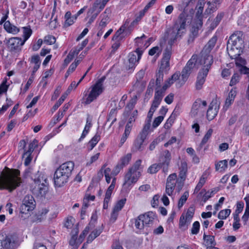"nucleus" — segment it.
<instances>
[{"instance_id":"obj_57","label":"nucleus","mask_w":249,"mask_h":249,"mask_svg":"<svg viewBox=\"0 0 249 249\" xmlns=\"http://www.w3.org/2000/svg\"><path fill=\"white\" fill-rule=\"evenodd\" d=\"M195 213V208L193 206H190L189 209L187 210V212L186 213L185 217H186V219H188V221H190L192 217H193V215Z\"/></svg>"},{"instance_id":"obj_27","label":"nucleus","mask_w":249,"mask_h":249,"mask_svg":"<svg viewBox=\"0 0 249 249\" xmlns=\"http://www.w3.org/2000/svg\"><path fill=\"white\" fill-rule=\"evenodd\" d=\"M213 103H212L209 107L207 111V118L209 120H213L217 115V110L216 109V107L213 109Z\"/></svg>"},{"instance_id":"obj_59","label":"nucleus","mask_w":249,"mask_h":249,"mask_svg":"<svg viewBox=\"0 0 249 249\" xmlns=\"http://www.w3.org/2000/svg\"><path fill=\"white\" fill-rule=\"evenodd\" d=\"M200 228V224L198 221H195L191 230V232L193 234H196L198 233Z\"/></svg>"},{"instance_id":"obj_51","label":"nucleus","mask_w":249,"mask_h":249,"mask_svg":"<svg viewBox=\"0 0 249 249\" xmlns=\"http://www.w3.org/2000/svg\"><path fill=\"white\" fill-rule=\"evenodd\" d=\"M126 199L125 198L122 199L116 203L115 205L114 206L113 209L118 211H120L122 208L124 207L125 202H126Z\"/></svg>"},{"instance_id":"obj_30","label":"nucleus","mask_w":249,"mask_h":249,"mask_svg":"<svg viewBox=\"0 0 249 249\" xmlns=\"http://www.w3.org/2000/svg\"><path fill=\"white\" fill-rule=\"evenodd\" d=\"M132 158V154L127 153L126 155L123 156L118 162L123 167L128 165Z\"/></svg>"},{"instance_id":"obj_53","label":"nucleus","mask_w":249,"mask_h":249,"mask_svg":"<svg viewBox=\"0 0 249 249\" xmlns=\"http://www.w3.org/2000/svg\"><path fill=\"white\" fill-rule=\"evenodd\" d=\"M37 146V141L36 140H34L33 141L31 142L28 146V149L25 151L26 154H31L36 147Z\"/></svg>"},{"instance_id":"obj_8","label":"nucleus","mask_w":249,"mask_h":249,"mask_svg":"<svg viewBox=\"0 0 249 249\" xmlns=\"http://www.w3.org/2000/svg\"><path fill=\"white\" fill-rule=\"evenodd\" d=\"M141 176V172H136L128 169L124 177V187L129 188L132 184L137 182Z\"/></svg>"},{"instance_id":"obj_3","label":"nucleus","mask_w":249,"mask_h":249,"mask_svg":"<svg viewBox=\"0 0 249 249\" xmlns=\"http://www.w3.org/2000/svg\"><path fill=\"white\" fill-rule=\"evenodd\" d=\"M74 166V164L72 161H68L61 164L56 170L53 176L55 186L61 187L68 182Z\"/></svg>"},{"instance_id":"obj_22","label":"nucleus","mask_w":249,"mask_h":249,"mask_svg":"<svg viewBox=\"0 0 249 249\" xmlns=\"http://www.w3.org/2000/svg\"><path fill=\"white\" fill-rule=\"evenodd\" d=\"M145 86L144 83L141 81L137 80L132 86L131 90L132 92L134 91L137 94H140L144 90Z\"/></svg>"},{"instance_id":"obj_2","label":"nucleus","mask_w":249,"mask_h":249,"mask_svg":"<svg viewBox=\"0 0 249 249\" xmlns=\"http://www.w3.org/2000/svg\"><path fill=\"white\" fill-rule=\"evenodd\" d=\"M22 180L18 169L10 170L3 177H0V190L12 192L19 187Z\"/></svg>"},{"instance_id":"obj_4","label":"nucleus","mask_w":249,"mask_h":249,"mask_svg":"<svg viewBox=\"0 0 249 249\" xmlns=\"http://www.w3.org/2000/svg\"><path fill=\"white\" fill-rule=\"evenodd\" d=\"M105 79V76L99 79L94 84L84 92L82 104L89 105L97 99L104 91L103 82Z\"/></svg>"},{"instance_id":"obj_13","label":"nucleus","mask_w":249,"mask_h":249,"mask_svg":"<svg viewBox=\"0 0 249 249\" xmlns=\"http://www.w3.org/2000/svg\"><path fill=\"white\" fill-rule=\"evenodd\" d=\"M142 53V50L141 49L137 48L135 52H132L129 53V65L127 66L128 70H133L135 68L136 63L138 62L141 59Z\"/></svg>"},{"instance_id":"obj_47","label":"nucleus","mask_w":249,"mask_h":249,"mask_svg":"<svg viewBox=\"0 0 249 249\" xmlns=\"http://www.w3.org/2000/svg\"><path fill=\"white\" fill-rule=\"evenodd\" d=\"M197 55L196 54H193L190 59L188 61L185 66H188L192 69L195 66L196 63L197 61Z\"/></svg>"},{"instance_id":"obj_60","label":"nucleus","mask_w":249,"mask_h":249,"mask_svg":"<svg viewBox=\"0 0 249 249\" xmlns=\"http://www.w3.org/2000/svg\"><path fill=\"white\" fill-rule=\"evenodd\" d=\"M146 38V36H145V35L144 34H143L142 36H141V37H137L135 38V43L138 47L137 48L140 49V48L142 47L143 44V42L142 41V39L143 38Z\"/></svg>"},{"instance_id":"obj_35","label":"nucleus","mask_w":249,"mask_h":249,"mask_svg":"<svg viewBox=\"0 0 249 249\" xmlns=\"http://www.w3.org/2000/svg\"><path fill=\"white\" fill-rule=\"evenodd\" d=\"M107 9L105 12L102 13L100 17L102 18L101 21L99 23L100 26L102 27V28L106 27L107 24L109 22V16L107 14Z\"/></svg>"},{"instance_id":"obj_39","label":"nucleus","mask_w":249,"mask_h":249,"mask_svg":"<svg viewBox=\"0 0 249 249\" xmlns=\"http://www.w3.org/2000/svg\"><path fill=\"white\" fill-rule=\"evenodd\" d=\"M65 22L64 26L65 27H69L74 22V19L71 17V13L68 11L65 15Z\"/></svg>"},{"instance_id":"obj_48","label":"nucleus","mask_w":249,"mask_h":249,"mask_svg":"<svg viewBox=\"0 0 249 249\" xmlns=\"http://www.w3.org/2000/svg\"><path fill=\"white\" fill-rule=\"evenodd\" d=\"M189 196V193L187 192H185L182 195L178 202V208L180 209L181 208L184 204L186 202L188 197Z\"/></svg>"},{"instance_id":"obj_25","label":"nucleus","mask_w":249,"mask_h":249,"mask_svg":"<svg viewBox=\"0 0 249 249\" xmlns=\"http://www.w3.org/2000/svg\"><path fill=\"white\" fill-rule=\"evenodd\" d=\"M213 132V130L212 128H210L205 135H204V137L203 138L199 146L197 148V151H200L202 148L203 145L205 144L209 140V139L211 137L212 133Z\"/></svg>"},{"instance_id":"obj_33","label":"nucleus","mask_w":249,"mask_h":249,"mask_svg":"<svg viewBox=\"0 0 249 249\" xmlns=\"http://www.w3.org/2000/svg\"><path fill=\"white\" fill-rule=\"evenodd\" d=\"M162 52V48L159 46H155L151 48L149 51L148 54L150 55H155L154 58L155 60L157 59L160 54H161Z\"/></svg>"},{"instance_id":"obj_34","label":"nucleus","mask_w":249,"mask_h":249,"mask_svg":"<svg viewBox=\"0 0 249 249\" xmlns=\"http://www.w3.org/2000/svg\"><path fill=\"white\" fill-rule=\"evenodd\" d=\"M106 165L104 164L101 168L97 175L98 177L103 178V174L105 175V177L110 176L111 174V169L109 168H106Z\"/></svg>"},{"instance_id":"obj_63","label":"nucleus","mask_w":249,"mask_h":249,"mask_svg":"<svg viewBox=\"0 0 249 249\" xmlns=\"http://www.w3.org/2000/svg\"><path fill=\"white\" fill-rule=\"evenodd\" d=\"M135 226L136 227L140 230H142L144 228V224L141 220L140 215L135 220Z\"/></svg>"},{"instance_id":"obj_12","label":"nucleus","mask_w":249,"mask_h":249,"mask_svg":"<svg viewBox=\"0 0 249 249\" xmlns=\"http://www.w3.org/2000/svg\"><path fill=\"white\" fill-rule=\"evenodd\" d=\"M35 183L36 184L35 190H36L38 192V195L41 196L45 195L48 190L47 178H44L43 176H39L37 179H35Z\"/></svg>"},{"instance_id":"obj_46","label":"nucleus","mask_w":249,"mask_h":249,"mask_svg":"<svg viewBox=\"0 0 249 249\" xmlns=\"http://www.w3.org/2000/svg\"><path fill=\"white\" fill-rule=\"evenodd\" d=\"M231 213L230 209H225L219 212L218 214V218L220 219H225L229 216Z\"/></svg>"},{"instance_id":"obj_29","label":"nucleus","mask_w":249,"mask_h":249,"mask_svg":"<svg viewBox=\"0 0 249 249\" xmlns=\"http://www.w3.org/2000/svg\"><path fill=\"white\" fill-rule=\"evenodd\" d=\"M228 161L226 160H220L215 164L216 171H224L227 168Z\"/></svg>"},{"instance_id":"obj_15","label":"nucleus","mask_w":249,"mask_h":249,"mask_svg":"<svg viewBox=\"0 0 249 249\" xmlns=\"http://www.w3.org/2000/svg\"><path fill=\"white\" fill-rule=\"evenodd\" d=\"M171 159V154L167 150H165L163 152L162 155L160 157L159 163L162 167V171L164 173L168 172Z\"/></svg>"},{"instance_id":"obj_18","label":"nucleus","mask_w":249,"mask_h":249,"mask_svg":"<svg viewBox=\"0 0 249 249\" xmlns=\"http://www.w3.org/2000/svg\"><path fill=\"white\" fill-rule=\"evenodd\" d=\"M179 178L178 179V190L180 191L184 185V181L186 179L187 173V164L186 162H182L179 168Z\"/></svg>"},{"instance_id":"obj_23","label":"nucleus","mask_w":249,"mask_h":249,"mask_svg":"<svg viewBox=\"0 0 249 249\" xmlns=\"http://www.w3.org/2000/svg\"><path fill=\"white\" fill-rule=\"evenodd\" d=\"M3 26L4 29L9 33L16 34L19 31V28L12 24L9 21H6L4 23Z\"/></svg>"},{"instance_id":"obj_5","label":"nucleus","mask_w":249,"mask_h":249,"mask_svg":"<svg viewBox=\"0 0 249 249\" xmlns=\"http://www.w3.org/2000/svg\"><path fill=\"white\" fill-rule=\"evenodd\" d=\"M18 246V239L16 234H0V249H16Z\"/></svg>"},{"instance_id":"obj_20","label":"nucleus","mask_w":249,"mask_h":249,"mask_svg":"<svg viewBox=\"0 0 249 249\" xmlns=\"http://www.w3.org/2000/svg\"><path fill=\"white\" fill-rule=\"evenodd\" d=\"M141 220L144 224V227L149 226L152 224L155 219V214L152 212H148L147 213L140 215Z\"/></svg>"},{"instance_id":"obj_64","label":"nucleus","mask_w":249,"mask_h":249,"mask_svg":"<svg viewBox=\"0 0 249 249\" xmlns=\"http://www.w3.org/2000/svg\"><path fill=\"white\" fill-rule=\"evenodd\" d=\"M74 220V218L71 216L68 217L67 220L65 223V227L68 229L72 228V227L73 226Z\"/></svg>"},{"instance_id":"obj_28","label":"nucleus","mask_w":249,"mask_h":249,"mask_svg":"<svg viewBox=\"0 0 249 249\" xmlns=\"http://www.w3.org/2000/svg\"><path fill=\"white\" fill-rule=\"evenodd\" d=\"M192 69L188 67V66H185V67L183 68L181 71V78H182V81L181 82V84H184L187 79H188V77H189L190 73L191 72Z\"/></svg>"},{"instance_id":"obj_31","label":"nucleus","mask_w":249,"mask_h":249,"mask_svg":"<svg viewBox=\"0 0 249 249\" xmlns=\"http://www.w3.org/2000/svg\"><path fill=\"white\" fill-rule=\"evenodd\" d=\"M207 179L206 175L205 174H203L202 176L200 178V179L199 180V182L197 184L195 190H194V193H197L200 189L202 188L203 186L204 185V184L206 182Z\"/></svg>"},{"instance_id":"obj_37","label":"nucleus","mask_w":249,"mask_h":249,"mask_svg":"<svg viewBox=\"0 0 249 249\" xmlns=\"http://www.w3.org/2000/svg\"><path fill=\"white\" fill-rule=\"evenodd\" d=\"M125 29V27L124 25H122L119 29H118L117 32L115 33L114 35L112 37L113 40H118L120 41L122 38L123 36H121V35L124 33Z\"/></svg>"},{"instance_id":"obj_16","label":"nucleus","mask_w":249,"mask_h":249,"mask_svg":"<svg viewBox=\"0 0 249 249\" xmlns=\"http://www.w3.org/2000/svg\"><path fill=\"white\" fill-rule=\"evenodd\" d=\"M207 102L205 101H202L201 99H197L193 104L192 112L195 114L200 113L203 114L206 110Z\"/></svg>"},{"instance_id":"obj_38","label":"nucleus","mask_w":249,"mask_h":249,"mask_svg":"<svg viewBox=\"0 0 249 249\" xmlns=\"http://www.w3.org/2000/svg\"><path fill=\"white\" fill-rule=\"evenodd\" d=\"M116 113H117L116 109L115 108H112L110 110V111L107 116V122H109V121L111 122L110 126H111L114 124V123L116 121Z\"/></svg>"},{"instance_id":"obj_6","label":"nucleus","mask_w":249,"mask_h":249,"mask_svg":"<svg viewBox=\"0 0 249 249\" xmlns=\"http://www.w3.org/2000/svg\"><path fill=\"white\" fill-rule=\"evenodd\" d=\"M217 40V36H213L204 47L200 53L201 59L200 62L201 65H208L209 62H208V59L210 57L212 61V65L213 64V56L212 55L210 54V53L215 46Z\"/></svg>"},{"instance_id":"obj_56","label":"nucleus","mask_w":249,"mask_h":249,"mask_svg":"<svg viewBox=\"0 0 249 249\" xmlns=\"http://www.w3.org/2000/svg\"><path fill=\"white\" fill-rule=\"evenodd\" d=\"M165 93L162 92L159 89H158V88L156 89V91L154 95V99H157L160 101H162V98L164 95Z\"/></svg>"},{"instance_id":"obj_41","label":"nucleus","mask_w":249,"mask_h":249,"mask_svg":"<svg viewBox=\"0 0 249 249\" xmlns=\"http://www.w3.org/2000/svg\"><path fill=\"white\" fill-rule=\"evenodd\" d=\"M203 239L206 240V243L209 247H213L215 245L214 236L213 235H207L205 233L203 235Z\"/></svg>"},{"instance_id":"obj_42","label":"nucleus","mask_w":249,"mask_h":249,"mask_svg":"<svg viewBox=\"0 0 249 249\" xmlns=\"http://www.w3.org/2000/svg\"><path fill=\"white\" fill-rule=\"evenodd\" d=\"M151 126V122L146 121L145 124L142 131L139 134V135L143 136L145 138H146L148 133L149 130L150 129Z\"/></svg>"},{"instance_id":"obj_52","label":"nucleus","mask_w":249,"mask_h":249,"mask_svg":"<svg viewBox=\"0 0 249 249\" xmlns=\"http://www.w3.org/2000/svg\"><path fill=\"white\" fill-rule=\"evenodd\" d=\"M142 163L141 160H137L133 164V165L129 168V169L135 171L136 172H141L139 170L141 167Z\"/></svg>"},{"instance_id":"obj_44","label":"nucleus","mask_w":249,"mask_h":249,"mask_svg":"<svg viewBox=\"0 0 249 249\" xmlns=\"http://www.w3.org/2000/svg\"><path fill=\"white\" fill-rule=\"evenodd\" d=\"M204 194V195H203V196H202V200L205 202H206L211 196H212L213 194V191H211V192H210L209 191L208 192H206V190L205 189H202L201 190V191L199 193V195H200V196L202 195L203 194Z\"/></svg>"},{"instance_id":"obj_1","label":"nucleus","mask_w":249,"mask_h":249,"mask_svg":"<svg viewBox=\"0 0 249 249\" xmlns=\"http://www.w3.org/2000/svg\"><path fill=\"white\" fill-rule=\"evenodd\" d=\"M192 0H183L182 4L184 7V9L180 13L175 21L172 28L169 30L170 39L169 43L172 45L176 40L181 38L182 34L186 30L187 14L186 13V8L189 5Z\"/></svg>"},{"instance_id":"obj_54","label":"nucleus","mask_w":249,"mask_h":249,"mask_svg":"<svg viewBox=\"0 0 249 249\" xmlns=\"http://www.w3.org/2000/svg\"><path fill=\"white\" fill-rule=\"evenodd\" d=\"M56 41L55 37L52 35H48L46 36L44 39V43L48 45H52L54 44Z\"/></svg>"},{"instance_id":"obj_40","label":"nucleus","mask_w":249,"mask_h":249,"mask_svg":"<svg viewBox=\"0 0 249 249\" xmlns=\"http://www.w3.org/2000/svg\"><path fill=\"white\" fill-rule=\"evenodd\" d=\"M23 41L25 43V41L30 37L32 34V30L30 27H23Z\"/></svg>"},{"instance_id":"obj_55","label":"nucleus","mask_w":249,"mask_h":249,"mask_svg":"<svg viewBox=\"0 0 249 249\" xmlns=\"http://www.w3.org/2000/svg\"><path fill=\"white\" fill-rule=\"evenodd\" d=\"M240 76L238 73H234L231 80L230 85L231 86H233L236 85L237 83L239 82L240 80Z\"/></svg>"},{"instance_id":"obj_61","label":"nucleus","mask_w":249,"mask_h":249,"mask_svg":"<svg viewBox=\"0 0 249 249\" xmlns=\"http://www.w3.org/2000/svg\"><path fill=\"white\" fill-rule=\"evenodd\" d=\"M164 119L163 116H159L158 117H156L153 123L152 126L153 128H156L158 127L160 124L161 123Z\"/></svg>"},{"instance_id":"obj_14","label":"nucleus","mask_w":249,"mask_h":249,"mask_svg":"<svg viewBox=\"0 0 249 249\" xmlns=\"http://www.w3.org/2000/svg\"><path fill=\"white\" fill-rule=\"evenodd\" d=\"M25 43L20 37H15L10 38L7 43V46L11 52H18Z\"/></svg>"},{"instance_id":"obj_49","label":"nucleus","mask_w":249,"mask_h":249,"mask_svg":"<svg viewBox=\"0 0 249 249\" xmlns=\"http://www.w3.org/2000/svg\"><path fill=\"white\" fill-rule=\"evenodd\" d=\"M134 122V119H132L131 117H130L128 120V122H127V124L125 125V130L124 134L127 135L128 136L129 135L132 127V123Z\"/></svg>"},{"instance_id":"obj_26","label":"nucleus","mask_w":249,"mask_h":249,"mask_svg":"<svg viewBox=\"0 0 249 249\" xmlns=\"http://www.w3.org/2000/svg\"><path fill=\"white\" fill-rule=\"evenodd\" d=\"M100 134L98 132L93 136V137L88 143V148L89 150H91L97 144L100 140Z\"/></svg>"},{"instance_id":"obj_11","label":"nucleus","mask_w":249,"mask_h":249,"mask_svg":"<svg viewBox=\"0 0 249 249\" xmlns=\"http://www.w3.org/2000/svg\"><path fill=\"white\" fill-rule=\"evenodd\" d=\"M35 206V201L32 196H26L22 201L20 208V212L21 213H27V212L32 211Z\"/></svg>"},{"instance_id":"obj_58","label":"nucleus","mask_w":249,"mask_h":249,"mask_svg":"<svg viewBox=\"0 0 249 249\" xmlns=\"http://www.w3.org/2000/svg\"><path fill=\"white\" fill-rule=\"evenodd\" d=\"M104 4H102L101 0H96L93 5V8L95 10H98V13H100L104 8Z\"/></svg>"},{"instance_id":"obj_50","label":"nucleus","mask_w":249,"mask_h":249,"mask_svg":"<svg viewBox=\"0 0 249 249\" xmlns=\"http://www.w3.org/2000/svg\"><path fill=\"white\" fill-rule=\"evenodd\" d=\"M67 94H63L61 97L59 99L57 102L53 106L52 109L53 111H55L63 103L65 99L66 98Z\"/></svg>"},{"instance_id":"obj_36","label":"nucleus","mask_w":249,"mask_h":249,"mask_svg":"<svg viewBox=\"0 0 249 249\" xmlns=\"http://www.w3.org/2000/svg\"><path fill=\"white\" fill-rule=\"evenodd\" d=\"M224 13L223 12H220L218 13L216 18L213 19V21L211 24V27L213 29L220 23L221 20L223 18Z\"/></svg>"},{"instance_id":"obj_17","label":"nucleus","mask_w":249,"mask_h":249,"mask_svg":"<svg viewBox=\"0 0 249 249\" xmlns=\"http://www.w3.org/2000/svg\"><path fill=\"white\" fill-rule=\"evenodd\" d=\"M243 43L242 37L238 34H232L229 39L227 43V49L229 48V46L235 47V49H238L240 48Z\"/></svg>"},{"instance_id":"obj_32","label":"nucleus","mask_w":249,"mask_h":249,"mask_svg":"<svg viewBox=\"0 0 249 249\" xmlns=\"http://www.w3.org/2000/svg\"><path fill=\"white\" fill-rule=\"evenodd\" d=\"M102 232L101 229H95L88 236L87 238V242L88 243H90L92 241L96 238L97 237L100 235Z\"/></svg>"},{"instance_id":"obj_21","label":"nucleus","mask_w":249,"mask_h":249,"mask_svg":"<svg viewBox=\"0 0 249 249\" xmlns=\"http://www.w3.org/2000/svg\"><path fill=\"white\" fill-rule=\"evenodd\" d=\"M236 90L235 88H233L231 89L229 93L228 97L227 98L225 106L224 107L226 109L232 104L235 97L236 95Z\"/></svg>"},{"instance_id":"obj_45","label":"nucleus","mask_w":249,"mask_h":249,"mask_svg":"<svg viewBox=\"0 0 249 249\" xmlns=\"http://www.w3.org/2000/svg\"><path fill=\"white\" fill-rule=\"evenodd\" d=\"M160 168H162V167L159 163H154L148 168L147 171L148 173L153 174L158 172Z\"/></svg>"},{"instance_id":"obj_19","label":"nucleus","mask_w":249,"mask_h":249,"mask_svg":"<svg viewBox=\"0 0 249 249\" xmlns=\"http://www.w3.org/2000/svg\"><path fill=\"white\" fill-rule=\"evenodd\" d=\"M146 138L139 135L134 142L132 150L134 151H143L144 149L145 145L146 144V143H145V140Z\"/></svg>"},{"instance_id":"obj_10","label":"nucleus","mask_w":249,"mask_h":249,"mask_svg":"<svg viewBox=\"0 0 249 249\" xmlns=\"http://www.w3.org/2000/svg\"><path fill=\"white\" fill-rule=\"evenodd\" d=\"M169 39H170L169 36H168ZM169 40H168V41ZM177 41V40L172 44V45ZM170 47L167 48L163 53V57L161 61V65L159 70V71L163 73V71H167L169 70L170 67L169 61L172 54V45L169 43Z\"/></svg>"},{"instance_id":"obj_24","label":"nucleus","mask_w":249,"mask_h":249,"mask_svg":"<svg viewBox=\"0 0 249 249\" xmlns=\"http://www.w3.org/2000/svg\"><path fill=\"white\" fill-rule=\"evenodd\" d=\"M30 62L35 64L33 70V75L38 70L40 67L41 60L39 56L37 54L33 55L31 58Z\"/></svg>"},{"instance_id":"obj_7","label":"nucleus","mask_w":249,"mask_h":249,"mask_svg":"<svg viewBox=\"0 0 249 249\" xmlns=\"http://www.w3.org/2000/svg\"><path fill=\"white\" fill-rule=\"evenodd\" d=\"M208 60L209 65H203V68L198 74L196 82V88L197 90H200L202 88L203 85L205 82L206 78L208 75V72L211 69L212 62L211 57H209Z\"/></svg>"},{"instance_id":"obj_43","label":"nucleus","mask_w":249,"mask_h":249,"mask_svg":"<svg viewBox=\"0 0 249 249\" xmlns=\"http://www.w3.org/2000/svg\"><path fill=\"white\" fill-rule=\"evenodd\" d=\"M80 61V60L75 59L74 62L71 64L69 67L68 70L66 71V74H68V75H69L70 74L72 73L75 71L77 66L79 64Z\"/></svg>"},{"instance_id":"obj_9","label":"nucleus","mask_w":249,"mask_h":249,"mask_svg":"<svg viewBox=\"0 0 249 249\" xmlns=\"http://www.w3.org/2000/svg\"><path fill=\"white\" fill-rule=\"evenodd\" d=\"M179 180L177 179V176L176 173H173L170 175L167 178L165 192L168 196H171L172 195L175 187L177 185V188L178 190V182Z\"/></svg>"},{"instance_id":"obj_62","label":"nucleus","mask_w":249,"mask_h":249,"mask_svg":"<svg viewBox=\"0 0 249 249\" xmlns=\"http://www.w3.org/2000/svg\"><path fill=\"white\" fill-rule=\"evenodd\" d=\"M180 73L179 71L175 72L167 80L172 85L176 81L179 79Z\"/></svg>"}]
</instances>
